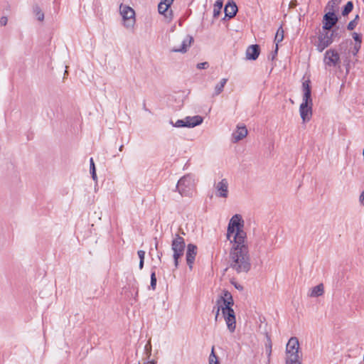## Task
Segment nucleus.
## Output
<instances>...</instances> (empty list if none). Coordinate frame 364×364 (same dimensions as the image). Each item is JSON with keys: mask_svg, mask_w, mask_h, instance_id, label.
<instances>
[{"mask_svg": "<svg viewBox=\"0 0 364 364\" xmlns=\"http://www.w3.org/2000/svg\"><path fill=\"white\" fill-rule=\"evenodd\" d=\"M33 12L35 14L36 18L40 21H43L44 19V14L42 11L41 9L38 4H34L33 6Z\"/></svg>", "mask_w": 364, "mask_h": 364, "instance_id": "b1692460", "label": "nucleus"}, {"mask_svg": "<svg viewBox=\"0 0 364 364\" xmlns=\"http://www.w3.org/2000/svg\"><path fill=\"white\" fill-rule=\"evenodd\" d=\"M193 41V37L191 35H187L186 37L182 41L181 47L173 48L171 49V51L174 53H185L187 52L188 48L191 46Z\"/></svg>", "mask_w": 364, "mask_h": 364, "instance_id": "4468645a", "label": "nucleus"}, {"mask_svg": "<svg viewBox=\"0 0 364 364\" xmlns=\"http://www.w3.org/2000/svg\"><path fill=\"white\" fill-rule=\"evenodd\" d=\"M184 119L185 127L193 128L203 123V118L201 116L186 117Z\"/></svg>", "mask_w": 364, "mask_h": 364, "instance_id": "a211bd4d", "label": "nucleus"}, {"mask_svg": "<svg viewBox=\"0 0 364 364\" xmlns=\"http://www.w3.org/2000/svg\"><path fill=\"white\" fill-rule=\"evenodd\" d=\"M360 48L361 45L355 44L353 49L349 52H350L353 54V55L355 56L358 54V51L360 50Z\"/></svg>", "mask_w": 364, "mask_h": 364, "instance_id": "58836bf2", "label": "nucleus"}, {"mask_svg": "<svg viewBox=\"0 0 364 364\" xmlns=\"http://www.w3.org/2000/svg\"><path fill=\"white\" fill-rule=\"evenodd\" d=\"M227 81H228L227 78H223V79H221L220 82L215 85V92L213 94V97L220 95L223 91L224 87H225V84L227 83Z\"/></svg>", "mask_w": 364, "mask_h": 364, "instance_id": "5701e85b", "label": "nucleus"}, {"mask_svg": "<svg viewBox=\"0 0 364 364\" xmlns=\"http://www.w3.org/2000/svg\"><path fill=\"white\" fill-rule=\"evenodd\" d=\"M197 252L198 247L195 244H188L186 252V260L190 270L193 269Z\"/></svg>", "mask_w": 364, "mask_h": 364, "instance_id": "9b49d317", "label": "nucleus"}, {"mask_svg": "<svg viewBox=\"0 0 364 364\" xmlns=\"http://www.w3.org/2000/svg\"><path fill=\"white\" fill-rule=\"evenodd\" d=\"M223 6V0H217L214 4L213 8V18H217L221 14V10Z\"/></svg>", "mask_w": 364, "mask_h": 364, "instance_id": "4be33fe9", "label": "nucleus"}, {"mask_svg": "<svg viewBox=\"0 0 364 364\" xmlns=\"http://www.w3.org/2000/svg\"><path fill=\"white\" fill-rule=\"evenodd\" d=\"M297 4L296 0H291L289 3V8H295Z\"/></svg>", "mask_w": 364, "mask_h": 364, "instance_id": "49530a36", "label": "nucleus"}, {"mask_svg": "<svg viewBox=\"0 0 364 364\" xmlns=\"http://www.w3.org/2000/svg\"><path fill=\"white\" fill-rule=\"evenodd\" d=\"M143 108H144V110L149 112V110L146 107V104H145V102H144V105H143Z\"/></svg>", "mask_w": 364, "mask_h": 364, "instance_id": "6e6d98bb", "label": "nucleus"}, {"mask_svg": "<svg viewBox=\"0 0 364 364\" xmlns=\"http://www.w3.org/2000/svg\"><path fill=\"white\" fill-rule=\"evenodd\" d=\"M341 0H331V1H329L325 8V11H326L327 9H328V11H332V9H333V11H335V13H336L338 9V6L341 3Z\"/></svg>", "mask_w": 364, "mask_h": 364, "instance_id": "bb28decb", "label": "nucleus"}, {"mask_svg": "<svg viewBox=\"0 0 364 364\" xmlns=\"http://www.w3.org/2000/svg\"><path fill=\"white\" fill-rule=\"evenodd\" d=\"M302 102L301 104L313 105V100L311 97V82L309 79L302 82Z\"/></svg>", "mask_w": 364, "mask_h": 364, "instance_id": "1a4fd4ad", "label": "nucleus"}, {"mask_svg": "<svg viewBox=\"0 0 364 364\" xmlns=\"http://www.w3.org/2000/svg\"><path fill=\"white\" fill-rule=\"evenodd\" d=\"M352 37H353V40L355 41V44L361 45L362 40H363L361 33H358L356 32H353L352 33Z\"/></svg>", "mask_w": 364, "mask_h": 364, "instance_id": "72a5a7b5", "label": "nucleus"}, {"mask_svg": "<svg viewBox=\"0 0 364 364\" xmlns=\"http://www.w3.org/2000/svg\"><path fill=\"white\" fill-rule=\"evenodd\" d=\"M137 296H138V289H136V292H135V294H134V300H135V301L136 300V297H137Z\"/></svg>", "mask_w": 364, "mask_h": 364, "instance_id": "603ef678", "label": "nucleus"}, {"mask_svg": "<svg viewBox=\"0 0 364 364\" xmlns=\"http://www.w3.org/2000/svg\"><path fill=\"white\" fill-rule=\"evenodd\" d=\"M123 149H124V145H123V144H121V145L119 146V150L120 151H122Z\"/></svg>", "mask_w": 364, "mask_h": 364, "instance_id": "5fc2aeb1", "label": "nucleus"}, {"mask_svg": "<svg viewBox=\"0 0 364 364\" xmlns=\"http://www.w3.org/2000/svg\"><path fill=\"white\" fill-rule=\"evenodd\" d=\"M209 364H220L219 358L216 355L214 350V346H213L209 356Z\"/></svg>", "mask_w": 364, "mask_h": 364, "instance_id": "7c9ffc66", "label": "nucleus"}, {"mask_svg": "<svg viewBox=\"0 0 364 364\" xmlns=\"http://www.w3.org/2000/svg\"><path fill=\"white\" fill-rule=\"evenodd\" d=\"M170 124H171L173 127L177 128L185 127L184 119H178L175 123H173V121L171 120Z\"/></svg>", "mask_w": 364, "mask_h": 364, "instance_id": "c9c22d12", "label": "nucleus"}, {"mask_svg": "<svg viewBox=\"0 0 364 364\" xmlns=\"http://www.w3.org/2000/svg\"><path fill=\"white\" fill-rule=\"evenodd\" d=\"M271 348H272V346H271V344H270V345H269V355H270V353H272V350H271Z\"/></svg>", "mask_w": 364, "mask_h": 364, "instance_id": "13d9d810", "label": "nucleus"}, {"mask_svg": "<svg viewBox=\"0 0 364 364\" xmlns=\"http://www.w3.org/2000/svg\"><path fill=\"white\" fill-rule=\"evenodd\" d=\"M277 53H278V45L277 46L276 45L275 50L274 51H272L271 53V54L268 56V59L271 60H274V58H276V56L277 55Z\"/></svg>", "mask_w": 364, "mask_h": 364, "instance_id": "ea45409f", "label": "nucleus"}, {"mask_svg": "<svg viewBox=\"0 0 364 364\" xmlns=\"http://www.w3.org/2000/svg\"><path fill=\"white\" fill-rule=\"evenodd\" d=\"M209 63L208 62H203L197 64L198 69H207Z\"/></svg>", "mask_w": 364, "mask_h": 364, "instance_id": "a19ab883", "label": "nucleus"}, {"mask_svg": "<svg viewBox=\"0 0 364 364\" xmlns=\"http://www.w3.org/2000/svg\"><path fill=\"white\" fill-rule=\"evenodd\" d=\"M352 41H343L340 45H339V50L341 51L343 49H346L348 48V44L350 45H352Z\"/></svg>", "mask_w": 364, "mask_h": 364, "instance_id": "4c0bfd02", "label": "nucleus"}, {"mask_svg": "<svg viewBox=\"0 0 364 364\" xmlns=\"http://www.w3.org/2000/svg\"><path fill=\"white\" fill-rule=\"evenodd\" d=\"M121 14L124 21V26L129 28L134 25L135 22V12L133 9L129 6H125L121 11Z\"/></svg>", "mask_w": 364, "mask_h": 364, "instance_id": "9d476101", "label": "nucleus"}, {"mask_svg": "<svg viewBox=\"0 0 364 364\" xmlns=\"http://www.w3.org/2000/svg\"><path fill=\"white\" fill-rule=\"evenodd\" d=\"M353 3L351 1H349L346 3V4L342 8L341 14L343 16H347L353 9Z\"/></svg>", "mask_w": 364, "mask_h": 364, "instance_id": "393cba45", "label": "nucleus"}, {"mask_svg": "<svg viewBox=\"0 0 364 364\" xmlns=\"http://www.w3.org/2000/svg\"><path fill=\"white\" fill-rule=\"evenodd\" d=\"M247 129L244 124H237V130L232 133V141L236 143L243 139L247 135Z\"/></svg>", "mask_w": 364, "mask_h": 364, "instance_id": "2eb2a0df", "label": "nucleus"}, {"mask_svg": "<svg viewBox=\"0 0 364 364\" xmlns=\"http://www.w3.org/2000/svg\"><path fill=\"white\" fill-rule=\"evenodd\" d=\"M181 25H182V22H181V21H180V22H179V26H181Z\"/></svg>", "mask_w": 364, "mask_h": 364, "instance_id": "680f3d73", "label": "nucleus"}, {"mask_svg": "<svg viewBox=\"0 0 364 364\" xmlns=\"http://www.w3.org/2000/svg\"><path fill=\"white\" fill-rule=\"evenodd\" d=\"M7 22H8V18L6 16H2L1 18H0V25L2 26H4L7 24Z\"/></svg>", "mask_w": 364, "mask_h": 364, "instance_id": "79ce46f5", "label": "nucleus"}, {"mask_svg": "<svg viewBox=\"0 0 364 364\" xmlns=\"http://www.w3.org/2000/svg\"><path fill=\"white\" fill-rule=\"evenodd\" d=\"M299 343L296 337H291L287 344L286 348L287 353L290 355L293 354L299 355Z\"/></svg>", "mask_w": 364, "mask_h": 364, "instance_id": "dca6fc26", "label": "nucleus"}, {"mask_svg": "<svg viewBox=\"0 0 364 364\" xmlns=\"http://www.w3.org/2000/svg\"><path fill=\"white\" fill-rule=\"evenodd\" d=\"M151 346L149 347V356L151 355Z\"/></svg>", "mask_w": 364, "mask_h": 364, "instance_id": "bf43d9fd", "label": "nucleus"}, {"mask_svg": "<svg viewBox=\"0 0 364 364\" xmlns=\"http://www.w3.org/2000/svg\"><path fill=\"white\" fill-rule=\"evenodd\" d=\"M144 259H139V268L140 269H142L143 267H144Z\"/></svg>", "mask_w": 364, "mask_h": 364, "instance_id": "09e8293b", "label": "nucleus"}, {"mask_svg": "<svg viewBox=\"0 0 364 364\" xmlns=\"http://www.w3.org/2000/svg\"><path fill=\"white\" fill-rule=\"evenodd\" d=\"M260 46L258 44L250 45L246 50V58L249 60H255L260 54Z\"/></svg>", "mask_w": 364, "mask_h": 364, "instance_id": "ddd939ff", "label": "nucleus"}, {"mask_svg": "<svg viewBox=\"0 0 364 364\" xmlns=\"http://www.w3.org/2000/svg\"><path fill=\"white\" fill-rule=\"evenodd\" d=\"M186 248L185 240L179 235H176L171 242V250L173 252V259L175 268L179 265V259L183 256Z\"/></svg>", "mask_w": 364, "mask_h": 364, "instance_id": "39448f33", "label": "nucleus"}, {"mask_svg": "<svg viewBox=\"0 0 364 364\" xmlns=\"http://www.w3.org/2000/svg\"><path fill=\"white\" fill-rule=\"evenodd\" d=\"M345 30L340 28V27L330 28L326 31H319L318 42L315 44L316 50L319 53L323 52L326 48L330 46L336 39H339L342 36V33Z\"/></svg>", "mask_w": 364, "mask_h": 364, "instance_id": "7ed1b4c3", "label": "nucleus"}, {"mask_svg": "<svg viewBox=\"0 0 364 364\" xmlns=\"http://www.w3.org/2000/svg\"><path fill=\"white\" fill-rule=\"evenodd\" d=\"M231 283H232V284L234 285L235 289H238L240 291L243 290V287L241 284L237 283L236 282H231Z\"/></svg>", "mask_w": 364, "mask_h": 364, "instance_id": "c03bdc74", "label": "nucleus"}, {"mask_svg": "<svg viewBox=\"0 0 364 364\" xmlns=\"http://www.w3.org/2000/svg\"><path fill=\"white\" fill-rule=\"evenodd\" d=\"M230 267L237 274L247 273L251 268L249 250L231 248L230 251Z\"/></svg>", "mask_w": 364, "mask_h": 364, "instance_id": "f03ea898", "label": "nucleus"}, {"mask_svg": "<svg viewBox=\"0 0 364 364\" xmlns=\"http://www.w3.org/2000/svg\"><path fill=\"white\" fill-rule=\"evenodd\" d=\"M237 229L228 225V230H227V234H226L228 240H230L232 235H235V234L237 232Z\"/></svg>", "mask_w": 364, "mask_h": 364, "instance_id": "f704fd0d", "label": "nucleus"}, {"mask_svg": "<svg viewBox=\"0 0 364 364\" xmlns=\"http://www.w3.org/2000/svg\"><path fill=\"white\" fill-rule=\"evenodd\" d=\"M176 188L182 197L192 198L196 193L194 176L191 174L183 176L178 180Z\"/></svg>", "mask_w": 364, "mask_h": 364, "instance_id": "20e7f679", "label": "nucleus"}, {"mask_svg": "<svg viewBox=\"0 0 364 364\" xmlns=\"http://www.w3.org/2000/svg\"><path fill=\"white\" fill-rule=\"evenodd\" d=\"M360 202L364 205V191L362 192V193L360 196Z\"/></svg>", "mask_w": 364, "mask_h": 364, "instance_id": "8fccbe9b", "label": "nucleus"}, {"mask_svg": "<svg viewBox=\"0 0 364 364\" xmlns=\"http://www.w3.org/2000/svg\"><path fill=\"white\" fill-rule=\"evenodd\" d=\"M228 225L235 228L237 230H243L244 221L240 215L235 214L232 217Z\"/></svg>", "mask_w": 364, "mask_h": 364, "instance_id": "6ab92c4d", "label": "nucleus"}, {"mask_svg": "<svg viewBox=\"0 0 364 364\" xmlns=\"http://www.w3.org/2000/svg\"><path fill=\"white\" fill-rule=\"evenodd\" d=\"M344 65L346 69V73H348L350 69V60H348V58L344 60Z\"/></svg>", "mask_w": 364, "mask_h": 364, "instance_id": "37998d69", "label": "nucleus"}, {"mask_svg": "<svg viewBox=\"0 0 364 364\" xmlns=\"http://www.w3.org/2000/svg\"><path fill=\"white\" fill-rule=\"evenodd\" d=\"M228 183L226 179H223L216 185V189L218 192V196L226 198L228 193Z\"/></svg>", "mask_w": 364, "mask_h": 364, "instance_id": "aec40b11", "label": "nucleus"}, {"mask_svg": "<svg viewBox=\"0 0 364 364\" xmlns=\"http://www.w3.org/2000/svg\"><path fill=\"white\" fill-rule=\"evenodd\" d=\"M171 6V5L168 4H164L162 3H159L158 5V11L160 14H163L164 16L166 15V13L168 11V8Z\"/></svg>", "mask_w": 364, "mask_h": 364, "instance_id": "473e14b6", "label": "nucleus"}, {"mask_svg": "<svg viewBox=\"0 0 364 364\" xmlns=\"http://www.w3.org/2000/svg\"><path fill=\"white\" fill-rule=\"evenodd\" d=\"M324 292V287L323 284H318L313 287L311 290L309 296L311 297H318L321 296Z\"/></svg>", "mask_w": 364, "mask_h": 364, "instance_id": "412c9836", "label": "nucleus"}, {"mask_svg": "<svg viewBox=\"0 0 364 364\" xmlns=\"http://www.w3.org/2000/svg\"><path fill=\"white\" fill-rule=\"evenodd\" d=\"M246 237V232L243 230H237L235 235H233L232 240L231 239L230 240V242L232 243V248H235V250L242 249V250H248V247L245 243Z\"/></svg>", "mask_w": 364, "mask_h": 364, "instance_id": "6e6552de", "label": "nucleus"}, {"mask_svg": "<svg viewBox=\"0 0 364 364\" xmlns=\"http://www.w3.org/2000/svg\"><path fill=\"white\" fill-rule=\"evenodd\" d=\"M223 307V306L221 304H217V306H214L213 311L215 310V321H218V318L220 315V310L222 311Z\"/></svg>", "mask_w": 364, "mask_h": 364, "instance_id": "e433bc0d", "label": "nucleus"}, {"mask_svg": "<svg viewBox=\"0 0 364 364\" xmlns=\"http://www.w3.org/2000/svg\"><path fill=\"white\" fill-rule=\"evenodd\" d=\"M173 1V0H161V3L164 4H169V5H171L172 2Z\"/></svg>", "mask_w": 364, "mask_h": 364, "instance_id": "de8ad7c7", "label": "nucleus"}, {"mask_svg": "<svg viewBox=\"0 0 364 364\" xmlns=\"http://www.w3.org/2000/svg\"><path fill=\"white\" fill-rule=\"evenodd\" d=\"M154 240H155V247L157 250L158 249V241H157L156 237H155Z\"/></svg>", "mask_w": 364, "mask_h": 364, "instance_id": "864d4df0", "label": "nucleus"}, {"mask_svg": "<svg viewBox=\"0 0 364 364\" xmlns=\"http://www.w3.org/2000/svg\"><path fill=\"white\" fill-rule=\"evenodd\" d=\"M144 364H157V362L155 360H151L146 363H144Z\"/></svg>", "mask_w": 364, "mask_h": 364, "instance_id": "3c124183", "label": "nucleus"}, {"mask_svg": "<svg viewBox=\"0 0 364 364\" xmlns=\"http://www.w3.org/2000/svg\"><path fill=\"white\" fill-rule=\"evenodd\" d=\"M323 63L326 67L341 68V58L337 50L331 48L327 50L323 56Z\"/></svg>", "mask_w": 364, "mask_h": 364, "instance_id": "423d86ee", "label": "nucleus"}, {"mask_svg": "<svg viewBox=\"0 0 364 364\" xmlns=\"http://www.w3.org/2000/svg\"><path fill=\"white\" fill-rule=\"evenodd\" d=\"M216 303L217 304L223 303L222 314L228 328L231 333L234 332L236 328V318L235 311L232 308L234 304V300L231 293L224 289Z\"/></svg>", "mask_w": 364, "mask_h": 364, "instance_id": "f257e3e1", "label": "nucleus"}, {"mask_svg": "<svg viewBox=\"0 0 364 364\" xmlns=\"http://www.w3.org/2000/svg\"><path fill=\"white\" fill-rule=\"evenodd\" d=\"M359 19H360V16L358 14H357L355 16V18L348 23L347 27H346L348 31H353L358 25Z\"/></svg>", "mask_w": 364, "mask_h": 364, "instance_id": "2f4dec72", "label": "nucleus"}, {"mask_svg": "<svg viewBox=\"0 0 364 364\" xmlns=\"http://www.w3.org/2000/svg\"><path fill=\"white\" fill-rule=\"evenodd\" d=\"M286 364H301L299 360V355L293 354L286 360Z\"/></svg>", "mask_w": 364, "mask_h": 364, "instance_id": "c85d7f7f", "label": "nucleus"}, {"mask_svg": "<svg viewBox=\"0 0 364 364\" xmlns=\"http://www.w3.org/2000/svg\"><path fill=\"white\" fill-rule=\"evenodd\" d=\"M238 8L236 3L233 0H228L224 9L225 18L230 19L235 17Z\"/></svg>", "mask_w": 364, "mask_h": 364, "instance_id": "f8f14e48", "label": "nucleus"}, {"mask_svg": "<svg viewBox=\"0 0 364 364\" xmlns=\"http://www.w3.org/2000/svg\"><path fill=\"white\" fill-rule=\"evenodd\" d=\"M147 348H148V345H146V346H145V349H146V350H147Z\"/></svg>", "mask_w": 364, "mask_h": 364, "instance_id": "052dcab7", "label": "nucleus"}, {"mask_svg": "<svg viewBox=\"0 0 364 364\" xmlns=\"http://www.w3.org/2000/svg\"><path fill=\"white\" fill-rule=\"evenodd\" d=\"M90 172L91 174V177L94 181H97V173H96V167L92 158L90 159Z\"/></svg>", "mask_w": 364, "mask_h": 364, "instance_id": "c756f323", "label": "nucleus"}, {"mask_svg": "<svg viewBox=\"0 0 364 364\" xmlns=\"http://www.w3.org/2000/svg\"><path fill=\"white\" fill-rule=\"evenodd\" d=\"M155 269H156L155 267H152L151 272V282H150L149 289H151L152 290H155L156 288L157 279H156Z\"/></svg>", "mask_w": 364, "mask_h": 364, "instance_id": "cd10ccee", "label": "nucleus"}, {"mask_svg": "<svg viewBox=\"0 0 364 364\" xmlns=\"http://www.w3.org/2000/svg\"><path fill=\"white\" fill-rule=\"evenodd\" d=\"M313 105L301 104L299 107V112L301 118L304 123L309 122L312 115Z\"/></svg>", "mask_w": 364, "mask_h": 364, "instance_id": "f3484780", "label": "nucleus"}, {"mask_svg": "<svg viewBox=\"0 0 364 364\" xmlns=\"http://www.w3.org/2000/svg\"><path fill=\"white\" fill-rule=\"evenodd\" d=\"M340 17L335 13V11H328L325 13L322 19V30L326 31L330 28L339 27L338 23Z\"/></svg>", "mask_w": 364, "mask_h": 364, "instance_id": "0eeeda50", "label": "nucleus"}, {"mask_svg": "<svg viewBox=\"0 0 364 364\" xmlns=\"http://www.w3.org/2000/svg\"><path fill=\"white\" fill-rule=\"evenodd\" d=\"M284 29L282 28V25H281L277 31L275 37H274V43L277 46L280 42H282L284 39Z\"/></svg>", "mask_w": 364, "mask_h": 364, "instance_id": "a878e982", "label": "nucleus"}, {"mask_svg": "<svg viewBox=\"0 0 364 364\" xmlns=\"http://www.w3.org/2000/svg\"><path fill=\"white\" fill-rule=\"evenodd\" d=\"M162 256V252H158V257L159 258V259H161V257Z\"/></svg>", "mask_w": 364, "mask_h": 364, "instance_id": "4d7b16f0", "label": "nucleus"}, {"mask_svg": "<svg viewBox=\"0 0 364 364\" xmlns=\"http://www.w3.org/2000/svg\"><path fill=\"white\" fill-rule=\"evenodd\" d=\"M138 256L139 257V259H144L145 257V252L144 250H139L137 252Z\"/></svg>", "mask_w": 364, "mask_h": 364, "instance_id": "a18cd8bd", "label": "nucleus"}]
</instances>
